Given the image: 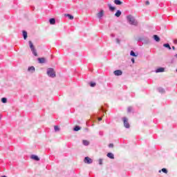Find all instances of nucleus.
Wrapping results in <instances>:
<instances>
[{
    "label": "nucleus",
    "instance_id": "f257e3e1",
    "mask_svg": "<svg viewBox=\"0 0 177 177\" xmlns=\"http://www.w3.org/2000/svg\"><path fill=\"white\" fill-rule=\"evenodd\" d=\"M127 21H129V24L133 26H138V21L135 19L132 15L127 16Z\"/></svg>",
    "mask_w": 177,
    "mask_h": 177
},
{
    "label": "nucleus",
    "instance_id": "f03ea898",
    "mask_svg": "<svg viewBox=\"0 0 177 177\" xmlns=\"http://www.w3.org/2000/svg\"><path fill=\"white\" fill-rule=\"evenodd\" d=\"M47 74L48 77H50L51 78H55V77H56V73L55 72V70H53V68H49L47 70Z\"/></svg>",
    "mask_w": 177,
    "mask_h": 177
},
{
    "label": "nucleus",
    "instance_id": "7ed1b4c3",
    "mask_svg": "<svg viewBox=\"0 0 177 177\" xmlns=\"http://www.w3.org/2000/svg\"><path fill=\"white\" fill-rule=\"evenodd\" d=\"M29 46L34 56H38V54L37 53V50H35V48L34 47V44H32V41H29Z\"/></svg>",
    "mask_w": 177,
    "mask_h": 177
},
{
    "label": "nucleus",
    "instance_id": "20e7f679",
    "mask_svg": "<svg viewBox=\"0 0 177 177\" xmlns=\"http://www.w3.org/2000/svg\"><path fill=\"white\" fill-rule=\"evenodd\" d=\"M123 122L125 128H129V123L128 122V119L127 118H123Z\"/></svg>",
    "mask_w": 177,
    "mask_h": 177
},
{
    "label": "nucleus",
    "instance_id": "39448f33",
    "mask_svg": "<svg viewBox=\"0 0 177 177\" xmlns=\"http://www.w3.org/2000/svg\"><path fill=\"white\" fill-rule=\"evenodd\" d=\"M93 162V160H92V159L89 157H86L84 158V162L86 164H92Z\"/></svg>",
    "mask_w": 177,
    "mask_h": 177
},
{
    "label": "nucleus",
    "instance_id": "423d86ee",
    "mask_svg": "<svg viewBox=\"0 0 177 177\" xmlns=\"http://www.w3.org/2000/svg\"><path fill=\"white\" fill-rule=\"evenodd\" d=\"M113 73L116 76L122 75V71L121 70H116L113 72Z\"/></svg>",
    "mask_w": 177,
    "mask_h": 177
},
{
    "label": "nucleus",
    "instance_id": "0eeeda50",
    "mask_svg": "<svg viewBox=\"0 0 177 177\" xmlns=\"http://www.w3.org/2000/svg\"><path fill=\"white\" fill-rule=\"evenodd\" d=\"M104 15V11L101 10L98 14H97V18L98 19H102Z\"/></svg>",
    "mask_w": 177,
    "mask_h": 177
},
{
    "label": "nucleus",
    "instance_id": "6e6552de",
    "mask_svg": "<svg viewBox=\"0 0 177 177\" xmlns=\"http://www.w3.org/2000/svg\"><path fill=\"white\" fill-rule=\"evenodd\" d=\"M30 158H32V160H35V161H39V158L35 155H32Z\"/></svg>",
    "mask_w": 177,
    "mask_h": 177
},
{
    "label": "nucleus",
    "instance_id": "1a4fd4ad",
    "mask_svg": "<svg viewBox=\"0 0 177 177\" xmlns=\"http://www.w3.org/2000/svg\"><path fill=\"white\" fill-rule=\"evenodd\" d=\"M65 17H68L69 19V20H73L74 19V17L70 14H65Z\"/></svg>",
    "mask_w": 177,
    "mask_h": 177
},
{
    "label": "nucleus",
    "instance_id": "9d476101",
    "mask_svg": "<svg viewBox=\"0 0 177 177\" xmlns=\"http://www.w3.org/2000/svg\"><path fill=\"white\" fill-rule=\"evenodd\" d=\"M49 21H50V24H52V25L56 24V19H55V18L50 19Z\"/></svg>",
    "mask_w": 177,
    "mask_h": 177
},
{
    "label": "nucleus",
    "instance_id": "9b49d317",
    "mask_svg": "<svg viewBox=\"0 0 177 177\" xmlns=\"http://www.w3.org/2000/svg\"><path fill=\"white\" fill-rule=\"evenodd\" d=\"M165 69L164 68H159L156 70V73H164Z\"/></svg>",
    "mask_w": 177,
    "mask_h": 177
},
{
    "label": "nucleus",
    "instance_id": "f8f14e48",
    "mask_svg": "<svg viewBox=\"0 0 177 177\" xmlns=\"http://www.w3.org/2000/svg\"><path fill=\"white\" fill-rule=\"evenodd\" d=\"M108 6L109 8V10H111V12H114V10H115V7H113L111 4H108Z\"/></svg>",
    "mask_w": 177,
    "mask_h": 177
},
{
    "label": "nucleus",
    "instance_id": "ddd939ff",
    "mask_svg": "<svg viewBox=\"0 0 177 177\" xmlns=\"http://www.w3.org/2000/svg\"><path fill=\"white\" fill-rule=\"evenodd\" d=\"M38 61L39 63L42 64V63H45V62H46V60L45 59V58H38Z\"/></svg>",
    "mask_w": 177,
    "mask_h": 177
},
{
    "label": "nucleus",
    "instance_id": "4468645a",
    "mask_svg": "<svg viewBox=\"0 0 177 177\" xmlns=\"http://www.w3.org/2000/svg\"><path fill=\"white\" fill-rule=\"evenodd\" d=\"M106 156L109 157V158L114 159V154L112 153H108Z\"/></svg>",
    "mask_w": 177,
    "mask_h": 177
},
{
    "label": "nucleus",
    "instance_id": "2eb2a0df",
    "mask_svg": "<svg viewBox=\"0 0 177 177\" xmlns=\"http://www.w3.org/2000/svg\"><path fill=\"white\" fill-rule=\"evenodd\" d=\"M114 3L115 5H122V2H121V1H120V0H115Z\"/></svg>",
    "mask_w": 177,
    "mask_h": 177
},
{
    "label": "nucleus",
    "instance_id": "dca6fc26",
    "mask_svg": "<svg viewBox=\"0 0 177 177\" xmlns=\"http://www.w3.org/2000/svg\"><path fill=\"white\" fill-rule=\"evenodd\" d=\"M115 16L116 17H120V16H121V11L120 10H118L116 13L115 14Z\"/></svg>",
    "mask_w": 177,
    "mask_h": 177
},
{
    "label": "nucleus",
    "instance_id": "f3484780",
    "mask_svg": "<svg viewBox=\"0 0 177 177\" xmlns=\"http://www.w3.org/2000/svg\"><path fill=\"white\" fill-rule=\"evenodd\" d=\"M82 142L84 146H89V142L88 140H84Z\"/></svg>",
    "mask_w": 177,
    "mask_h": 177
},
{
    "label": "nucleus",
    "instance_id": "a211bd4d",
    "mask_svg": "<svg viewBox=\"0 0 177 177\" xmlns=\"http://www.w3.org/2000/svg\"><path fill=\"white\" fill-rule=\"evenodd\" d=\"M153 38L156 42H160V37H158L157 35H153Z\"/></svg>",
    "mask_w": 177,
    "mask_h": 177
},
{
    "label": "nucleus",
    "instance_id": "6ab92c4d",
    "mask_svg": "<svg viewBox=\"0 0 177 177\" xmlns=\"http://www.w3.org/2000/svg\"><path fill=\"white\" fill-rule=\"evenodd\" d=\"M163 46L165 48H167V49H169V50H171V46H169V44H163Z\"/></svg>",
    "mask_w": 177,
    "mask_h": 177
},
{
    "label": "nucleus",
    "instance_id": "aec40b11",
    "mask_svg": "<svg viewBox=\"0 0 177 177\" xmlns=\"http://www.w3.org/2000/svg\"><path fill=\"white\" fill-rule=\"evenodd\" d=\"M28 71L34 72L35 71V68L34 66H30L28 68Z\"/></svg>",
    "mask_w": 177,
    "mask_h": 177
},
{
    "label": "nucleus",
    "instance_id": "412c9836",
    "mask_svg": "<svg viewBox=\"0 0 177 177\" xmlns=\"http://www.w3.org/2000/svg\"><path fill=\"white\" fill-rule=\"evenodd\" d=\"M23 35H24V39H27V32H26V30L23 31Z\"/></svg>",
    "mask_w": 177,
    "mask_h": 177
},
{
    "label": "nucleus",
    "instance_id": "4be33fe9",
    "mask_svg": "<svg viewBox=\"0 0 177 177\" xmlns=\"http://www.w3.org/2000/svg\"><path fill=\"white\" fill-rule=\"evenodd\" d=\"M80 129H81V127H80L79 126H76L73 129V131H80Z\"/></svg>",
    "mask_w": 177,
    "mask_h": 177
},
{
    "label": "nucleus",
    "instance_id": "5701e85b",
    "mask_svg": "<svg viewBox=\"0 0 177 177\" xmlns=\"http://www.w3.org/2000/svg\"><path fill=\"white\" fill-rule=\"evenodd\" d=\"M158 91L160 93H164L165 92V91L164 90V88H158Z\"/></svg>",
    "mask_w": 177,
    "mask_h": 177
},
{
    "label": "nucleus",
    "instance_id": "b1692460",
    "mask_svg": "<svg viewBox=\"0 0 177 177\" xmlns=\"http://www.w3.org/2000/svg\"><path fill=\"white\" fill-rule=\"evenodd\" d=\"M131 56H133L134 57H136V54H135V52L133 50H131L130 53Z\"/></svg>",
    "mask_w": 177,
    "mask_h": 177
},
{
    "label": "nucleus",
    "instance_id": "393cba45",
    "mask_svg": "<svg viewBox=\"0 0 177 177\" xmlns=\"http://www.w3.org/2000/svg\"><path fill=\"white\" fill-rule=\"evenodd\" d=\"M1 102L2 103H6V102H8V100L6 99V97H3L1 98Z\"/></svg>",
    "mask_w": 177,
    "mask_h": 177
},
{
    "label": "nucleus",
    "instance_id": "a878e982",
    "mask_svg": "<svg viewBox=\"0 0 177 177\" xmlns=\"http://www.w3.org/2000/svg\"><path fill=\"white\" fill-rule=\"evenodd\" d=\"M90 86L93 88V86H96V83L95 82H90Z\"/></svg>",
    "mask_w": 177,
    "mask_h": 177
},
{
    "label": "nucleus",
    "instance_id": "bb28decb",
    "mask_svg": "<svg viewBox=\"0 0 177 177\" xmlns=\"http://www.w3.org/2000/svg\"><path fill=\"white\" fill-rule=\"evenodd\" d=\"M162 171L164 172V174H168V170L165 168L162 169Z\"/></svg>",
    "mask_w": 177,
    "mask_h": 177
},
{
    "label": "nucleus",
    "instance_id": "cd10ccee",
    "mask_svg": "<svg viewBox=\"0 0 177 177\" xmlns=\"http://www.w3.org/2000/svg\"><path fill=\"white\" fill-rule=\"evenodd\" d=\"M54 129H55V132H57V131H59V127H57V126H55Z\"/></svg>",
    "mask_w": 177,
    "mask_h": 177
},
{
    "label": "nucleus",
    "instance_id": "c85d7f7f",
    "mask_svg": "<svg viewBox=\"0 0 177 177\" xmlns=\"http://www.w3.org/2000/svg\"><path fill=\"white\" fill-rule=\"evenodd\" d=\"M127 111H128V113H131V111H132V107L129 106L128 109H127Z\"/></svg>",
    "mask_w": 177,
    "mask_h": 177
},
{
    "label": "nucleus",
    "instance_id": "c756f323",
    "mask_svg": "<svg viewBox=\"0 0 177 177\" xmlns=\"http://www.w3.org/2000/svg\"><path fill=\"white\" fill-rule=\"evenodd\" d=\"M99 164H100V165H102L103 164V160L100 159L99 160Z\"/></svg>",
    "mask_w": 177,
    "mask_h": 177
},
{
    "label": "nucleus",
    "instance_id": "7c9ffc66",
    "mask_svg": "<svg viewBox=\"0 0 177 177\" xmlns=\"http://www.w3.org/2000/svg\"><path fill=\"white\" fill-rule=\"evenodd\" d=\"M109 147H114V145H113V144H109Z\"/></svg>",
    "mask_w": 177,
    "mask_h": 177
},
{
    "label": "nucleus",
    "instance_id": "2f4dec72",
    "mask_svg": "<svg viewBox=\"0 0 177 177\" xmlns=\"http://www.w3.org/2000/svg\"><path fill=\"white\" fill-rule=\"evenodd\" d=\"M174 44H175L176 45L177 44V39H175V40L174 41Z\"/></svg>",
    "mask_w": 177,
    "mask_h": 177
},
{
    "label": "nucleus",
    "instance_id": "473e14b6",
    "mask_svg": "<svg viewBox=\"0 0 177 177\" xmlns=\"http://www.w3.org/2000/svg\"><path fill=\"white\" fill-rule=\"evenodd\" d=\"M131 62H132V63H135V59L132 58Z\"/></svg>",
    "mask_w": 177,
    "mask_h": 177
},
{
    "label": "nucleus",
    "instance_id": "72a5a7b5",
    "mask_svg": "<svg viewBox=\"0 0 177 177\" xmlns=\"http://www.w3.org/2000/svg\"><path fill=\"white\" fill-rule=\"evenodd\" d=\"M111 37H115V35L111 34Z\"/></svg>",
    "mask_w": 177,
    "mask_h": 177
},
{
    "label": "nucleus",
    "instance_id": "f704fd0d",
    "mask_svg": "<svg viewBox=\"0 0 177 177\" xmlns=\"http://www.w3.org/2000/svg\"><path fill=\"white\" fill-rule=\"evenodd\" d=\"M149 4H150V2L146 1V5H149Z\"/></svg>",
    "mask_w": 177,
    "mask_h": 177
},
{
    "label": "nucleus",
    "instance_id": "c9c22d12",
    "mask_svg": "<svg viewBox=\"0 0 177 177\" xmlns=\"http://www.w3.org/2000/svg\"><path fill=\"white\" fill-rule=\"evenodd\" d=\"M116 41H117L118 44H120V39H116Z\"/></svg>",
    "mask_w": 177,
    "mask_h": 177
},
{
    "label": "nucleus",
    "instance_id": "e433bc0d",
    "mask_svg": "<svg viewBox=\"0 0 177 177\" xmlns=\"http://www.w3.org/2000/svg\"><path fill=\"white\" fill-rule=\"evenodd\" d=\"M98 121H102V118H99Z\"/></svg>",
    "mask_w": 177,
    "mask_h": 177
},
{
    "label": "nucleus",
    "instance_id": "4c0bfd02",
    "mask_svg": "<svg viewBox=\"0 0 177 177\" xmlns=\"http://www.w3.org/2000/svg\"><path fill=\"white\" fill-rule=\"evenodd\" d=\"M173 50H175V46H172Z\"/></svg>",
    "mask_w": 177,
    "mask_h": 177
},
{
    "label": "nucleus",
    "instance_id": "58836bf2",
    "mask_svg": "<svg viewBox=\"0 0 177 177\" xmlns=\"http://www.w3.org/2000/svg\"><path fill=\"white\" fill-rule=\"evenodd\" d=\"M1 177H7L6 176H1Z\"/></svg>",
    "mask_w": 177,
    "mask_h": 177
},
{
    "label": "nucleus",
    "instance_id": "ea45409f",
    "mask_svg": "<svg viewBox=\"0 0 177 177\" xmlns=\"http://www.w3.org/2000/svg\"><path fill=\"white\" fill-rule=\"evenodd\" d=\"M175 56H176V57L177 58V54H176Z\"/></svg>",
    "mask_w": 177,
    "mask_h": 177
},
{
    "label": "nucleus",
    "instance_id": "a19ab883",
    "mask_svg": "<svg viewBox=\"0 0 177 177\" xmlns=\"http://www.w3.org/2000/svg\"><path fill=\"white\" fill-rule=\"evenodd\" d=\"M159 172H161V170H160Z\"/></svg>",
    "mask_w": 177,
    "mask_h": 177
}]
</instances>
